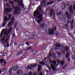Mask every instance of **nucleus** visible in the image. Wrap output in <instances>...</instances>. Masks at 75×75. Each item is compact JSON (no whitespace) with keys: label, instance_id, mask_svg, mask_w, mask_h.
<instances>
[{"label":"nucleus","instance_id":"63","mask_svg":"<svg viewBox=\"0 0 75 75\" xmlns=\"http://www.w3.org/2000/svg\"><path fill=\"white\" fill-rule=\"evenodd\" d=\"M73 9L75 10V5H74L73 6Z\"/></svg>","mask_w":75,"mask_h":75},{"label":"nucleus","instance_id":"28","mask_svg":"<svg viewBox=\"0 0 75 75\" xmlns=\"http://www.w3.org/2000/svg\"><path fill=\"white\" fill-rule=\"evenodd\" d=\"M14 2H15L16 3H21V0H14Z\"/></svg>","mask_w":75,"mask_h":75},{"label":"nucleus","instance_id":"48","mask_svg":"<svg viewBox=\"0 0 75 75\" xmlns=\"http://www.w3.org/2000/svg\"><path fill=\"white\" fill-rule=\"evenodd\" d=\"M33 72H31L28 73V75H33Z\"/></svg>","mask_w":75,"mask_h":75},{"label":"nucleus","instance_id":"58","mask_svg":"<svg viewBox=\"0 0 75 75\" xmlns=\"http://www.w3.org/2000/svg\"><path fill=\"white\" fill-rule=\"evenodd\" d=\"M10 33V32H8V33H7V34L6 35V37H7V36L8 35V34H9Z\"/></svg>","mask_w":75,"mask_h":75},{"label":"nucleus","instance_id":"49","mask_svg":"<svg viewBox=\"0 0 75 75\" xmlns=\"http://www.w3.org/2000/svg\"><path fill=\"white\" fill-rule=\"evenodd\" d=\"M57 63L58 65L59 64V63H60V61L59 60H57Z\"/></svg>","mask_w":75,"mask_h":75},{"label":"nucleus","instance_id":"13","mask_svg":"<svg viewBox=\"0 0 75 75\" xmlns=\"http://www.w3.org/2000/svg\"><path fill=\"white\" fill-rule=\"evenodd\" d=\"M42 23H40V26L41 28L43 30H45L46 28V26L44 25V22H42Z\"/></svg>","mask_w":75,"mask_h":75},{"label":"nucleus","instance_id":"55","mask_svg":"<svg viewBox=\"0 0 75 75\" xmlns=\"http://www.w3.org/2000/svg\"><path fill=\"white\" fill-rule=\"evenodd\" d=\"M15 28L16 31H18V27H16Z\"/></svg>","mask_w":75,"mask_h":75},{"label":"nucleus","instance_id":"7","mask_svg":"<svg viewBox=\"0 0 75 75\" xmlns=\"http://www.w3.org/2000/svg\"><path fill=\"white\" fill-rule=\"evenodd\" d=\"M66 20V18L64 15H61L60 17H59V20L60 21H65Z\"/></svg>","mask_w":75,"mask_h":75},{"label":"nucleus","instance_id":"1","mask_svg":"<svg viewBox=\"0 0 75 75\" xmlns=\"http://www.w3.org/2000/svg\"><path fill=\"white\" fill-rule=\"evenodd\" d=\"M42 8L40 6L37 8L36 11H35L33 13V17H36V18L39 20L42 18V15L40 14Z\"/></svg>","mask_w":75,"mask_h":75},{"label":"nucleus","instance_id":"27","mask_svg":"<svg viewBox=\"0 0 75 75\" xmlns=\"http://www.w3.org/2000/svg\"><path fill=\"white\" fill-rule=\"evenodd\" d=\"M31 67L33 68L34 67H37V64H33L32 65H31Z\"/></svg>","mask_w":75,"mask_h":75},{"label":"nucleus","instance_id":"22","mask_svg":"<svg viewBox=\"0 0 75 75\" xmlns=\"http://www.w3.org/2000/svg\"><path fill=\"white\" fill-rule=\"evenodd\" d=\"M69 53L68 52H67L66 53V54L65 56V57L66 59H68L69 58Z\"/></svg>","mask_w":75,"mask_h":75},{"label":"nucleus","instance_id":"35","mask_svg":"<svg viewBox=\"0 0 75 75\" xmlns=\"http://www.w3.org/2000/svg\"><path fill=\"white\" fill-rule=\"evenodd\" d=\"M61 51H64H64L65 50V47H64L62 46V47H61Z\"/></svg>","mask_w":75,"mask_h":75},{"label":"nucleus","instance_id":"62","mask_svg":"<svg viewBox=\"0 0 75 75\" xmlns=\"http://www.w3.org/2000/svg\"><path fill=\"white\" fill-rule=\"evenodd\" d=\"M33 75H37V73H35L33 74Z\"/></svg>","mask_w":75,"mask_h":75},{"label":"nucleus","instance_id":"21","mask_svg":"<svg viewBox=\"0 0 75 75\" xmlns=\"http://www.w3.org/2000/svg\"><path fill=\"white\" fill-rule=\"evenodd\" d=\"M4 29H3L2 31L1 32V34L0 35V38H1L3 37V32H4Z\"/></svg>","mask_w":75,"mask_h":75},{"label":"nucleus","instance_id":"32","mask_svg":"<svg viewBox=\"0 0 75 75\" xmlns=\"http://www.w3.org/2000/svg\"><path fill=\"white\" fill-rule=\"evenodd\" d=\"M0 63H1V64H3V63H4V60L3 59H0Z\"/></svg>","mask_w":75,"mask_h":75},{"label":"nucleus","instance_id":"11","mask_svg":"<svg viewBox=\"0 0 75 75\" xmlns=\"http://www.w3.org/2000/svg\"><path fill=\"white\" fill-rule=\"evenodd\" d=\"M62 28H63V29H69V26H68V24L66 23L64 25H63L62 26Z\"/></svg>","mask_w":75,"mask_h":75},{"label":"nucleus","instance_id":"47","mask_svg":"<svg viewBox=\"0 0 75 75\" xmlns=\"http://www.w3.org/2000/svg\"><path fill=\"white\" fill-rule=\"evenodd\" d=\"M73 23H74V19H72L70 25H72L73 24Z\"/></svg>","mask_w":75,"mask_h":75},{"label":"nucleus","instance_id":"46","mask_svg":"<svg viewBox=\"0 0 75 75\" xmlns=\"http://www.w3.org/2000/svg\"><path fill=\"white\" fill-rule=\"evenodd\" d=\"M40 64H41V65H45V62H40Z\"/></svg>","mask_w":75,"mask_h":75},{"label":"nucleus","instance_id":"29","mask_svg":"<svg viewBox=\"0 0 75 75\" xmlns=\"http://www.w3.org/2000/svg\"><path fill=\"white\" fill-rule=\"evenodd\" d=\"M10 36H8L6 40H5V41L7 43V42H8V40L9 39V38H10Z\"/></svg>","mask_w":75,"mask_h":75},{"label":"nucleus","instance_id":"64","mask_svg":"<svg viewBox=\"0 0 75 75\" xmlns=\"http://www.w3.org/2000/svg\"><path fill=\"white\" fill-rule=\"evenodd\" d=\"M22 75H28V74L26 73H24Z\"/></svg>","mask_w":75,"mask_h":75},{"label":"nucleus","instance_id":"53","mask_svg":"<svg viewBox=\"0 0 75 75\" xmlns=\"http://www.w3.org/2000/svg\"><path fill=\"white\" fill-rule=\"evenodd\" d=\"M6 6H7V7H10V5L9 4H6Z\"/></svg>","mask_w":75,"mask_h":75},{"label":"nucleus","instance_id":"52","mask_svg":"<svg viewBox=\"0 0 75 75\" xmlns=\"http://www.w3.org/2000/svg\"><path fill=\"white\" fill-rule=\"evenodd\" d=\"M7 47H10V45H9V42H8L6 45Z\"/></svg>","mask_w":75,"mask_h":75},{"label":"nucleus","instance_id":"44","mask_svg":"<svg viewBox=\"0 0 75 75\" xmlns=\"http://www.w3.org/2000/svg\"><path fill=\"white\" fill-rule=\"evenodd\" d=\"M52 55V53L51 52H50V53L49 54L48 56L49 57H50V58H51Z\"/></svg>","mask_w":75,"mask_h":75},{"label":"nucleus","instance_id":"30","mask_svg":"<svg viewBox=\"0 0 75 75\" xmlns=\"http://www.w3.org/2000/svg\"><path fill=\"white\" fill-rule=\"evenodd\" d=\"M37 51L36 50H35V49H33L32 50V52L34 54H35L36 53H37Z\"/></svg>","mask_w":75,"mask_h":75},{"label":"nucleus","instance_id":"3","mask_svg":"<svg viewBox=\"0 0 75 75\" xmlns=\"http://www.w3.org/2000/svg\"><path fill=\"white\" fill-rule=\"evenodd\" d=\"M13 9L15 10L14 11V14H18L20 13V11L21 9V8L19 6L13 7Z\"/></svg>","mask_w":75,"mask_h":75},{"label":"nucleus","instance_id":"57","mask_svg":"<svg viewBox=\"0 0 75 75\" xmlns=\"http://www.w3.org/2000/svg\"><path fill=\"white\" fill-rule=\"evenodd\" d=\"M48 69L50 71H51V67H48Z\"/></svg>","mask_w":75,"mask_h":75},{"label":"nucleus","instance_id":"16","mask_svg":"<svg viewBox=\"0 0 75 75\" xmlns=\"http://www.w3.org/2000/svg\"><path fill=\"white\" fill-rule=\"evenodd\" d=\"M50 62L51 64H52L54 65L55 66L57 65V62L55 60L52 61V60H50Z\"/></svg>","mask_w":75,"mask_h":75},{"label":"nucleus","instance_id":"40","mask_svg":"<svg viewBox=\"0 0 75 75\" xmlns=\"http://www.w3.org/2000/svg\"><path fill=\"white\" fill-rule=\"evenodd\" d=\"M55 46L56 47H59V48L60 47H61V45L60 44H59L58 45L56 44L55 45Z\"/></svg>","mask_w":75,"mask_h":75},{"label":"nucleus","instance_id":"31","mask_svg":"<svg viewBox=\"0 0 75 75\" xmlns=\"http://www.w3.org/2000/svg\"><path fill=\"white\" fill-rule=\"evenodd\" d=\"M22 1H21V3H19V4H18V5L19 6H23V4H22ZM23 7H24V6H23Z\"/></svg>","mask_w":75,"mask_h":75},{"label":"nucleus","instance_id":"25","mask_svg":"<svg viewBox=\"0 0 75 75\" xmlns=\"http://www.w3.org/2000/svg\"><path fill=\"white\" fill-rule=\"evenodd\" d=\"M41 69V66L40 65H38V71L40 72Z\"/></svg>","mask_w":75,"mask_h":75},{"label":"nucleus","instance_id":"12","mask_svg":"<svg viewBox=\"0 0 75 75\" xmlns=\"http://www.w3.org/2000/svg\"><path fill=\"white\" fill-rule=\"evenodd\" d=\"M67 6L66 5V3L65 2H63L62 3V8L63 10H64L65 8H66Z\"/></svg>","mask_w":75,"mask_h":75},{"label":"nucleus","instance_id":"56","mask_svg":"<svg viewBox=\"0 0 75 75\" xmlns=\"http://www.w3.org/2000/svg\"><path fill=\"white\" fill-rule=\"evenodd\" d=\"M62 69H65L66 68V67L64 66L62 67Z\"/></svg>","mask_w":75,"mask_h":75},{"label":"nucleus","instance_id":"43","mask_svg":"<svg viewBox=\"0 0 75 75\" xmlns=\"http://www.w3.org/2000/svg\"><path fill=\"white\" fill-rule=\"evenodd\" d=\"M66 6H68L70 4V2H66Z\"/></svg>","mask_w":75,"mask_h":75},{"label":"nucleus","instance_id":"39","mask_svg":"<svg viewBox=\"0 0 75 75\" xmlns=\"http://www.w3.org/2000/svg\"><path fill=\"white\" fill-rule=\"evenodd\" d=\"M31 36L33 37H34V38H35L36 37H37V35H35V34H33Z\"/></svg>","mask_w":75,"mask_h":75},{"label":"nucleus","instance_id":"51","mask_svg":"<svg viewBox=\"0 0 75 75\" xmlns=\"http://www.w3.org/2000/svg\"><path fill=\"white\" fill-rule=\"evenodd\" d=\"M71 25V27H70V28H71V29H73L74 28V26H73V25L72 24L71 25Z\"/></svg>","mask_w":75,"mask_h":75},{"label":"nucleus","instance_id":"24","mask_svg":"<svg viewBox=\"0 0 75 75\" xmlns=\"http://www.w3.org/2000/svg\"><path fill=\"white\" fill-rule=\"evenodd\" d=\"M42 20H43V19H41L40 20H38V21H37L36 22H37V23H38V24H40V23H41V21H42Z\"/></svg>","mask_w":75,"mask_h":75},{"label":"nucleus","instance_id":"8","mask_svg":"<svg viewBox=\"0 0 75 75\" xmlns=\"http://www.w3.org/2000/svg\"><path fill=\"white\" fill-rule=\"evenodd\" d=\"M46 4V1L44 0L43 1H42L41 2H40V5L38 6V7H40V6L41 8H42V7H45V6Z\"/></svg>","mask_w":75,"mask_h":75},{"label":"nucleus","instance_id":"59","mask_svg":"<svg viewBox=\"0 0 75 75\" xmlns=\"http://www.w3.org/2000/svg\"><path fill=\"white\" fill-rule=\"evenodd\" d=\"M21 54V52H18L17 53V54L18 55L19 54Z\"/></svg>","mask_w":75,"mask_h":75},{"label":"nucleus","instance_id":"15","mask_svg":"<svg viewBox=\"0 0 75 75\" xmlns=\"http://www.w3.org/2000/svg\"><path fill=\"white\" fill-rule=\"evenodd\" d=\"M17 74L18 75H21L23 74V70L19 69L17 71Z\"/></svg>","mask_w":75,"mask_h":75},{"label":"nucleus","instance_id":"17","mask_svg":"<svg viewBox=\"0 0 75 75\" xmlns=\"http://www.w3.org/2000/svg\"><path fill=\"white\" fill-rule=\"evenodd\" d=\"M50 67L53 71H56V67H55V66L53 65V64H51Z\"/></svg>","mask_w":75,"mask_h":75},{"label":"nucleus","instance_id":"37","mask_svg":"<svg viewBox=\"0 0 75 75\" xmlns=\"http://www.w3.org/2000/svg\"><path fill=\"white\" fill-rule=\"evenodd\" d=\"M11 15L10 14L8 16V21H10V19H11Z\"/></svg>","mask_w":75,"mask_h":75},{"label":"nucleus","instance_id":"6","mask_svg":"<svg viewBox=\"0 0 75 75\" xmlns=\"http://www.w3.org/2000/svg\"><path fill=\"white\" fill-rule=\"evenodd\" d=\"M8 21V18H7V17L6 16L4 18V21H3V23L2 24V26L3 27H5V25L6 24V22H7Z\"/></svg>","mask_w":75,"mask_h":75},{"label":"nucleus","instance_id":"14","mask_svg":"<svg viewBox=\"0 0 75 75\" xmlns=\"http://www.w3.org/2000/svg\"><path fill=\"white\" fill-rule=\"evenodd\" d=\"M11 72H12V68H11L9 69L8 71V75H15V74L14 73H13L11 74Z\"/></svg>","mask_w":75,"mask_h":75},{"label":"nucleus","instance_id":"45","mask_svg":"<svg viewBox=\"0 0 75 75\" xmlns=\"http://www.w3.org/2000/svg\"><path fill=\"white\" fill-rule=\"evenodd\" d=\"M6 38V36H5L4 37V38L2 39L1 40V41H3L4 40H5V38Z\"/></svg>","mask_w":75,"mask_h":75},{"label":"nucleus","instance_id":"20","mask_svg":"<svg viewBox=\"0 0 75 75\" xmlns=\"http://www.w3.org/2000/svg\"><path fill=\"white\" fill-rule=\"evenodd\" d=\"M12 68L13 70L14 71H17V69H18V66H16V67L15 66H13L12 67Z\"/></svg>","mask_w":75,"mask_h":75},{"label":"nucleus","instance_id":"34","mask_svg":"<svg viewBox=\"0 0 75 75\" xmlns=\"http://www.w3.org/2000/svg\"><path fill=\"white\" fill-rule=\"evenodd\" d=\"M32 48H33L32 47H28V48H27L26 49V50L28 51L29 50H31Z\"/></svg>","mask_w":75,"mask_h":75},{"label":"nucleus","instance_id":"10","mask_svg":"<svg viewBox=\"0 0 75 75\" xmlns=\"http://www.w3.org/2000/svg\"><path fill=\"white\" fill-rule=\"evenodd\" d=\"M12 10L13 9L11 8H7L5 9V11H6V13H8L11 12Z\"/></svg>","mask_w":75,"mask_h":75},{"label":"nucleus","instance_id":"41","mask_svg":"<svg viewBox=\"0 0 75 75\" xmlns=\"http://www.w3.org/2000/svg\"><path fill=\"white\" fill-rule=\"evenodd\" d=\"M52 3H53V2H51L50 3H48L46 5V6H48V5H50V4H52Z\"/></svg>","mask_w":75,"mask_h":75},{"label":"nucleus","instance_id":"4","mask_svg":"<svg viewBox=\"0 0 75 75\" xmlns=\"http://www.w3.org/2000/svg\"><path fill=\"white\" fill-rule=\"evenodd\" d=\"M56 30H57V26L54 27L53 30L50 28H48L46 30L47 33H48V32H50V33H49L50 35H52L53 33H54V31H56Z\"/></svg>","mask_w":75,"mask_h":75},{"label":"nucleus","instance_id":"19","mask_svg":"<svg viewBox=\"0 0 75 75\" xmlns=\"http://www.w3.org/2000/svg\"><path fill=\"white\" fill-rule=\"evenodd\" d=\"M55 55H57V58H59L62 56V54H61V53L59 52H57Z\"/></svg>","mask_w":75,"mask_h":75},{"label":"nucleus","instance_id":"5","mask_svg":"<svg viewBox=\"0 0 75 75\" xmlns=\"http://www.w3.org/2000/svg\"><path fill=\"white\" fill-rule=\"evenodd\" d=\"M15 20V18L13 16L11 18V22H9L8 24V27H9L11 26V25L13 24L14 23V20Z\"/></svg>","mask_w":75,"mask_h":75},{"label":"nucleus","instance_id":"36","mask_svg":"<svg viewBox=\"0 0 75 75\" xmlns=\"http://www.w3.org/2000/svg\"><path fill=\"white\" fill-rule=\"evenodd\" d=\"M7 29H6L4 32V35L5 36H6L7 34Z\"/></svg>","mask_w":75,"mask_h":75},{"label":"nucleus","instance_id":"2","mask_svg":"<svg viewBox=\"0 0 75 75\" xmlns=\"http://www.w3.org/2000/svg\"><path fill=\"white\" fill-rule=\"evenodd\" d=\"M65 16L67 17V18L68 19V20H67L68 24H69L71 21V17H72L71 14L70 13H68V12H66L65 13Z\"/></svg>","mask_w":75,"mask_h":75},{"label":"nucleus","instance_id":"33","mask_svg":"<svg viewBox=\"0 0 75 75\" xmlns=\"http://www.w3.org/2000/svg\"><path fill=\"white\" fill-rule=\"evenodd\" d=\"M72 59L73 60L75 61V55H73L72 56ZM74 64H75V62H74Z\"/></svg>","mask_w":75,"mask_h":75},{"label":"nucleus","instance_id":"23","mask_svg":"<svg viewBox=\"0 0 75 75\" xmlns=\"http://www.w3.org/2000/svg\"><path fill=\"white\" fill-rule=\"evenodd\" d=\"M50 16L53 15V14H54V9H52L50 10Z\"/></svg>","mask_w":75,"mask_h":75},{"label":"nucleus","instance_id":"60","mask_svg":"<svg viewBox=\"0 0 75 75\" xmlns=\"http://www.w3.org/2000/svg\"><path fill=\"white\" fill-rule=\"evenodd\" d=\"M33 37H30L29 39V40H33Z\"/></svg>","mask_w":75,"mask_h":75},{"label":"nucleus","instance_id":"9","mask_svg":"<svg viewBox=\"0 0 75 75\" xmlns=\"http://www.w3.org/2000/svg\"><path fill=\"white\" fill-rule=\"evenodd\" d=\"M69 47L68 46L66 45L64 47V52H63V54H65V52H68L69 51Z\"/></svg>","mask_w":75,"mask_h":75},{"label":"nucleus","instance_id":"38","mask_svg":"<svg viewBox=\"0 0 75 75\" xmlns=\"http://www.w3.org/2000/svg\"><path fill=\"white\" fill-rule=\"evenodd\" d=\"M69 10L71 13H73V10H72V8H71L70 9H69Z\"/></svg>","mask_w":75,"mask_h":75},{"label":"nucleus","instance_id":"50","mask_svg":"<svg viewBox=\"0 0 75 75\" xmlns=\"http://www.w3.org/2000/svg\"><path fill=\"white\" fill-rule=\"evenodd\" d=\"M7 42H6V41H5V40L4 41V42H3L2 44H5V43H6V44H7Z\"/></svg>","mask_w":75,"mask_h":75},{"label":"nucleus","instance_id":"42","mask_svg":"<svg viewBox=\"0 0 75 75\" xmlns=\"http://www.w3.org/2000/svg\"><path fill=\"white\" fill-rule=\"evenodd\" d=\"M64 61H61V62H60L61 65H64Z\"/></svg>","mask_w":75,"mask_h":75},{"label":"nucleus","instance_id":"54","mask_svg":"<svg viewBox=\"0 0 75 75\" xmlns=\"http://www.w3.org/2000/svg\"><path fill=\"white\" fill-rule=\"evenodd\" d=\"M26 45H28L29 46V45H29V42H26Z\"/></svg>","mask_w":75,"mask_h":75},{"label":"nucleus","instance_id":"18","mask_svg":"<svg viewBox=\"0 0 75 75\" xmlns=\"http://www.w3.org/2000/svg\"><path fill=\"white\" fill-rule=\"evenodd\" d=\"M25 69L26 70H29V69H30V70H31V71H34V70L33 69H32V67L30 66H27V67H26Z\"/></svg>","mask_w":75,"mask_h":75},{"label":"nucleus","instance_id":"26","mask_svg":"<svg viewBox=\"0 0 75 75\" xmlns=\"http://www.w3.org/2000/svg\"><path fill=\"white\" fill-rule=\"evenodd\" d=\"M62 12L61 11L59 12L56 14V16H59L60 15H61V14H62Z\"/></svg>","mask_w":75,"mask_h":75},{"label":"nucleus","instance_id":"61","mask_svg":"<svg viewBox=\"0 0 75 75\" xmlns=\"http://www.w3.org/2000/svg\"><path fill=\"white\" fill-rule=\"evenodd\" d=\"M14 45H18L17 43L16 42H15L14 43Z\"/></svg>","mask_w":75,"mask_h":75}]
</instances>
